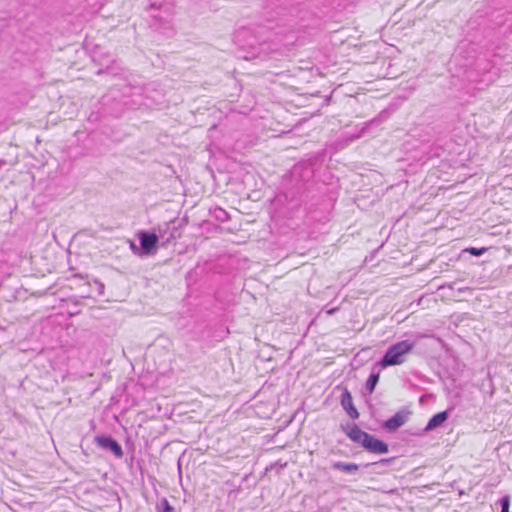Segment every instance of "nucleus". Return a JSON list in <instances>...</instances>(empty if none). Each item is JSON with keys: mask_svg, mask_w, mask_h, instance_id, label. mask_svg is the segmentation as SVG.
Wrapping results in <instances>:
<instances>
[{"mask_svg": "<svg viewBox=\"0 0 512 512\" xmlns=\"http://www.w3.org/2000/svg\"><path fill=\"white\" fill-rule=\"evenodd\" d=\"M138 238L141 246L140 256H149L156 253L157 244L160 241L159 236L155 232L141 231L138 234Z\"/></svg>", "mask_w": 512, "mask_h": 512, "instance_id": "2", "label": "nucleus"}, {"mask_svg": "<svg viewBox=\"0 0 512 512\" xmlns=\"http://www.w3.org/2000/svg\"><path fill=\"white\" fill-rule=\"evenodd\" d=\"M426 334H415V340H403L391 345L384 356L381 358L379 365L382 368L388 366L401 365L406 361L407 355L410 354L415 347L417 340L426 338Z\"/></svg>", "mask_w": 512, "mask_h": 512, "instance_id": "1", "label": "nucleus"}, {"mask_svg": "<svg viewBox=\"0 0 512 512\" xmlns=\"http://www.w3.org/2000/svg\"><path fill=\"white\" fill-rule=\"evenodd\" d=\"M100 287L103 289L104 288V284L102 283H99Z\"/></svg>", "mask_w": 512, "mask_h": 512, "instance_id": "19", "label": "nucleus"}, {"mask_svg": "<svg viewBox=\"0 0 512 512\" xmlns=\"http://www.w3.org/2000/svg\"><path fill=\"white\" fill-rule=\"evenodd\" d=\"M467 251L473 256H481L486 251V248L471 247Z\"/></svg>", "mask_w": 512, "mask_h": 512, "instance_id": "14", "label": "nucleus"}, {"mask_svg": "<svg viewBox=\"0 0 512 512\" xmlns=\"http://www.w3.org/2000/svg\"><path fill=\"white\" fill-rule=\"evenodd\" d=\"M500 506H501V509H505V508H509L510 507V498L509 496H503L500 501Z\"/></svg>", "mask_w": 512, "mask_h": 512, "instance_id": "15", "label": "nucleus"}, {"mask_svg": "<svg viewBox=\"0 0 512 512\" xmlns=\"http://www.w3.org/2000/svg\"><path fill=\"white\" fill-rule=\"evenodd\" d=\"M501 512H509V508L501 509Z\"/></svg>", "mask_w": 512, "mask_h": 512, "instance_id": "18", "label": "nucleus"}, {"mask_svg": "<svg viewBox=\"0 0 512 512\" xmlns=\"http://www.w3.org/2000/svg\"><path fill=\"white\" fill-rule=\"evenodd\" d=\"M334 470L342 471L348 474L356 473L359 470V466L355 463H345L341 461L334 462L332 464Z\"/></svg>", "mask_w": 512, "mask_h": 512, "instance_id": "10", "label": "nucleus"}, {"mask_svg": "<svg viewBox=\"0 0 512 512\" xmlns=\"http://www.w3.org/2000/svg\"><path fill=\"white\" fill-rule=\"evenodd\" d=\"M130 248L135 254L140 255L141 248L139 249L132 241H130Z\"/></svg>", "mask_w": 512, "mask_h": 512, "instance_id": "16", "label": "nucleus"}, {"mask_svg": "<svg viewBox=\"0 0 512 512\" xmlns=\"http://www.w3.org/2000/svg\"><path fill=\"white\" fill-rule=\"evenodd\" d=\"M379 373H371L370 376L368 377L367 381H366V384H365V389L366 391L369 393V394H372L375 390V387L379 381Z\"/></svg>", "mask_w": 512, "mask_h": 512, "instance_id": "11", "label": "nucleus"}, {"mask_svg": "<svg viewBox=\"0 0 512 512\" xmlns=\"http://www.w3.org/2000/svg\"><path fill=\"white\" fill-rule=\"evenodd\" d=\"M211 214L218 221L226 222L229 220V214L226 212L225 209H223L221 207H215L214 209H212Z\"/></svg>", "mask_w": 512, "mask_h": 512, "instance_id": "12", "label": "nucleus"}, {"mask_svg": "<svg viewBox=\"0 0 512 512\" xmlns=\"http://www.w3.org/2000/svg\"><path fill=\"white\" fill-rule=\"evenodd\" d=\"M157 236H159V241L161 242V246H167L172 240H175L179 237V232L176 227H170V224L165 223L163 226H159L157 229Z\"/></svg>", "mask_w": 512, "mask_h": 512, "instance_id": "6", "label": "nucleus"}, {"mask_svg": "<svg viewBox=\"0 0 512 512\" xmlns=\"http://www.w3.org/2000/svg\"><path fill=\"white\" fill-rule=\"evenodd\" d=\"M346 435L355 443L362 445L363 439L368 434L361 430L356 424H347L341 426Z\"/></svg>", "mask_w": 512, "mask_h": 512, "instance_id": "8", "label": "nucleus"}, {"mask_svg": "<svg viewBox=\"0 0 512 512\" xmlns=\"http://www.w3.org/2000/svg\"><path fill=\"white\" fill-rule=\"evenodd\" d=\"M448 416L449 415L447 411H442L435 414L428 421L426 427L424 428V431L428 432L440 427L448 419Z\"/></svg>", "mask_w": 512, "mask_h": 512, "instance_id": "9", "label": "nucleus"}, {"mask_svg": "<svg viewBox=\"0 0 512 512\" xmlns=\"http://www.w3.org/2000/svg\"><path fill=\"white\" fill-rule=\"evenodd\" d=\"M94 440L99 447L111 451L116 457L120 458L123 456L121 445L111 436L99 435Z\"/></svg>", "mask_w": 512, "mask_h": 512, "instance_id": "4", "label": "nucleus"}, {"mask_svg": "<svg viewBox=\"0 0 512 512\" xmlns=\"http://www.w3.org/2000/svg\"><path fill=\"white\" fill-rule=\"evenodd\" d=\"M454 285H455V283L444 284V285L440 286L439 289H443V288L454 289Z\"/></svg>", "mask_w": 512, "mask_h": 512, "instance_id": "17", "label": "nucleus"}, {"mask_svg": "<svg viewBox=\"0 0 512 512\" xmlns=\"http://www.w3.org/2000/svg\"><path fill=\"white\" fill-rule=\"evenodd\" d=\"M410 414L407 409L399 410L383 423V428L390 432L397 430L408 421Z\"/></svg>", "mask_w": 512, "mask_h": 512, "instance_id": "3", "label": "nucleus"}, {"mask_svg": "<svg viewBox=\"0 0 512 512\" xmlns=\"http://www.w3.org/2000/svg\"><path fill=\"white\" fill-rule=\"evenodd\" d=\"M361 446L368 452L375 454H385L389 451L388 445L385 442L375 438L369 433L365 436V439H363Z\"/></svg>", "mask_w": 512, "mask_h": 512, "instance_id": "5", "label": "nucleus"}, {"mask_svg": "<svg viewBox=\"0 0 512 512\" xmlns=\"http://www.w3.org/2000/svg\"><path fill=\"white\" fill-rule=\"evenodd\" d=\"M157 512H174L175 509L170 505L167 498H162L159 503L156 505Z\"/></svg>", "mask_w": 512, "mask_h": 512, "instance_id": "13", "label": "nucleus"}, {"mask_svg": "<svg viewBox=\"0 0 512 512\" xmlns=\"http://www.w3.org/2000/svg\"><path fill=\"white\" fill-rule=\"evenodd\" d=\"M341 405L343 409L347 412V414L352 419L359 418V412L353 405L352 395L347 388H344L341 394Z\"/></svg>", "mask_w": 512, "mask_h": 512, "instance_id": "7", "label": "nucleus"}]
</instances>
